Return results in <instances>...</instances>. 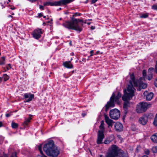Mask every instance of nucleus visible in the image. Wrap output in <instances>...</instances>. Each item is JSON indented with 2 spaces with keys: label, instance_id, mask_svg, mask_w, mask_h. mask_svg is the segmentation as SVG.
<instances>
[{
  "label": "nucleus",
  "instance_id": "nucleus-13",
  "mask_svg": "<svg viewBox=\"0 0 157 157\" xmlns=\"http://www.w3.org/2000/svg\"><path fill=\"white\" fill-rule=\"evenodd\" d=\"M115 128L117 132L121 131L123 128V126L121 123L119 122H116L114 125Z\"/></svg>",
  "mask_w": 157,
  "mask_h": 157
},
{
  "label": "nucleus",
  "instance_id": "nucleus-45",
  "mask_svg": "<svg viewBox=\"0 0 157 157\" xmlns=\"http://www.w3.org/2000/svg\"><path fill=\"white\" fill-rule=\"evenodd\" d=\"M43 16V15L42 13H39L38 14V16L39 17L42 16Z\"/></svg>",
  "mask_w": 157,
  "mask_h": 157
},
{
  "label": "nucleus",
  "instance_id": "nucleus-38",
  "mask_svg": "<svg viewBox=\"0 0 157 157\" xmlns=\"http://www.w3.org/2000/svg\"><path fill=\"white\" fill-rule=\"evenodd\" d=\"M154 85L155 86L157 87V78L156 79L154 82Z\"/></svg>",
  "mask_w": 157,
  "mask_h": 157
},
{
  "label": "nucleus",
  "instance_id": "nucleus-27",
  "mask_svg": "<svg viewBox=\"0 0 157 157\" xmlns=\"http://www.w3.org/2000/svg\"><path fill=\"white\" fill-rule=\"evenodd\" d=\"M5 58L4 57H2V59L0 60V65L4 64L5 63Z\"/></svg>",
  "mask_w": 157,
  "mask_h": 157
},
{
  "label": "nucleus",
  "instance_id": "nucleus-28",
  "mask_svg": "<svg viewBox=\"0 0 157 157\" xmlns=\"http://www.w3.org/2000/svg\"><path fill=\"white\" fill-rule=\"evenodd\" d=\"M153 123L155 126H157V113L156 115Z\"/></svg>",
  "mask_w": 157,
  "mask_h": 157
},
{
  "label": "nucleus",
  "instance_id": "nucleus-17",
  "mask_svg": "<svg viewBox=\"0 0 157 157\" xmlns=\"http://www.w3.org/2000/svg\"><path fill=\"white\" fill-rule=\"evenodd\" d=\"M105 121L106 123L109 125V126H112V121L110 119L109 117L106 115H105Z\"/></svg>",
  "mask_w": 157,
  "mask_h": 157
},
{
  "label": "nucleus",
  "instance_id": "nucleus-40",
  "mask_svg": "<svg viewBox=\"0 0 157 157\" xmlns=\"http://www.w3.org/2000/svg\"><path fill=\"white\" fill-rule=\"evenodd\" d=\"M98 0H92L91 4H94L98 1Z\"/></svg>",
  "mask_w": 157,
  "mask_h": 157
},
{
  "label": "nucleus",
  "instance_id": "nucleus-44",
  "mask_svg": "<svg viewBox=\"0 0 157 157\" xmlns=\"http://www.w3.org/2000/svg\"><path fill=\"white\" fill-rule=\"evenodd\" d=\"M11 114L10 113H7L6 114V116L7 117H8L11 116Z\"/></svg>",
  "mask_w": 157,
  "mask_h": 157
},
{
  "label": "nucleus",
  "instance_id": "nucleus-60",
  "mask_svg": "<svg viewBox=\"0 0 157 157\" xmlns=\"http://www.w3.org/2000/svg\"><path fill=\"white\" fill-rule=\"evenodd\" d=\"M62 19V18H60L59 20H61Z\"/></svg>",
  "mask_w": 157,
  "mask_h": 157
},
{
  "label": "nucleus",
  "instance_id": "nucleus-48",
  "mask_svg": "<svg viewBox=\"0 0 157 157\" xmlns=\"http://www.w3.org/2000/svg\"><path fill=\"white\" fill-rule=\"evenodd\" d=\"M82 61L83 62H86V59L85 58L82 59Z\"/></svg>",
  "mask_w": 157,
  "mask_h": 157
},
{
  "label": "nucleus",
  "instance_id": "nucleus-25",
  "mask_svg": "<svg viewBox=\"0 0 157 157\" xmlns=\"http://www.w3.org/2000/svg\"><path fill=\"white\" fill-rule=\"evenodd\" d=\"M151 150L154 153H157V146L153 147L151 148Z\"/></svg>",
  "mask_w": 157,
  "mask_h": 157
},
{
  "label": "nucleus",
  "instance_id": "nucleus-1",
  "mask_svg": "<svg viewBox=\"0 0 157 157\" xmlns=\"http://www.w3.org/2000/svg\"><path fill=\"white\" fill-rule=\"evenodd\" d=\"M131 80L129 81V84L128 85L127 90H124V94L122 96V100L124 101L123 108L124 110V113L126 114L128 112V108L129 106V103L128 101L132 98L134 95L135 88L133 86L135 87L138 86L137 80L135 79L133 74H131L130 76Z\"/></svg>",
  "mask_w": 157,
  "mask_h": 157
},
{
  "label": "nucleus",
  "instance_id": "nucleus-20",
  "mask_svg": "<svg viewBox=\"0 0 157 157\" xmlns=\"http://www.w3.org/2000/svg\"><path fill=\"white\" fill-rule=\"evenodd\" d=\"M147 85L146 83H140L139 84V88L137 89L138 90H141V88L143 89H145L147 87Z\"/></svg>",
  "mask_w": 157,
  "mask_h": 157
},
{
  "label": "nucleus",
  "instance_id": "nucleus-11",
  "mask_svg": "<svg viewBox=\"0 0 157 157\" xmlns=\"http://www.w3.org/2000/svg\"><path fill=\"white\" fill-rule=\"evenodd\" d=\"M105 137V135L104 134L102 133V132L99 133L98 132V139L97 140V143L98 144H101L102 143V141L103 139Z\"/></svg>",
  "mask_w": 157,
  "mask_h": 157
},
{
  "label": "nucleus",
  "instance_id": "nucleus-46",
  "mask_svg": "<svg viewBox=\"0 0 157 157\" xmlns=\"http://www.w3.org/2000/svg\"><path fill=\"white\" fill-rule=\"evenodd\" d=\"M8 66H9V67H7V69L8 70H9V69H10V68H11L10 64H8Z\"/></svg>",
  "mask_w": 157,
  "mask_h": 157
},
{
  "label": "nucleus",
  "instance_id": "nucleus-53",
  "mask_svg": "<svg viewBox=\"0 0 157 157\" xmlns=\"http://www.w3.org/2000/svg\"><path fill=\"white\" fill-rule=\"evenodd\" d=\"M142 157H148L147 155H144Z\"/></svg>",
  "mask_w": 157,
  "mask_h": 157
},
{
  "label": "nucleus",
  "instance_id": "nucleus-57",
  "mask_svg": "<svg viewBox=\"0 0 157 157\" xmlns=\"http://www.w3.org/2000/svg\"><path fill=\"white\" fill-rule=\"evenodd\" d=\"M99 53V51H98L96 52V54H98Z\"/></svg>",
  "mask_w": 157,
  "mask_h": 157
},
{
  "label": "nucleus",
  "instance_id": "nucleus-21",
  "mask_svg": "<svg viewBox=\"0 0 157 157\" xmlns=\"http://www.w3.org/2000/svg\"><path fill=\"white\" fill-rule=\"evenodd\" d=\"M151 139L154 143H157V133H156L152 135Z\"/></svg>",
  "mask_w": 157,
  "mask_h": 157
},
{
  "label": "nucleus",
  "instance_id": "nucleus-59",
  "mask_svg": "<svg viewBox=\"0 0 157 157\" xmlns=\"http://www.w3.org/2000/svg\"><path fill=\"white\" fill-rule=\"evenodd\" d=\"M46 16H44V17H44V18H46Z\"/></svg>",
  "mask_w": 157,
  "mask_h": 157
},
{
  "label": "nucleus",
  "instance_id": "nucleus-35",
  "mask_svg": "<svg viewBox=\"0 0 157 157\" xmlns=\"http://www.w3.org/2000/svg\"><path fill=\"white\" fill-rule=\"evenodd\" d=\"M131 129L133 131H135L136 130V127L134 125H132L131 127Z\"/></svg>",
  "mask_w": 157,
  "mask_h": 157
},
{
  "label": "nucleus",
  "instance_id": "nucleus-34",
  "mask_svg": "<svg viewBox=\"0 0 157 157\" xmlns=\"http://www.w3.org/2000/svg\"><path fill=\"white\" fill-rule=\"evenodd\" d=\"M152 8L153 10H157V5L155 4L153 5L152 6Z\"/></svg>",
  "mask_w": 157,
  "mask_h": 157
},
{
  "label": "nucleus",
  "instance_id": "nucleus-5",
  "mask_svg": "<svg viewBox=\"0 0 157 157\" xmlns=\"http://www.w3.org/2000/svg\"><path fill=\"white\" fill-rule=\"evenodd\" d=\"M117 147L113 144L109 148L105 157H117Z\"/></svg>",
  "mask_w": 157,
  "mask_h": 157
},
{
  "label": "nucleus",
  "instance_id": "nucleus-39",
  "mask_svg": "<svg viewBox=\"0 0 157 157\" xmlns=\"http://www.w3.org/2000/svg\"><path fill=\"white\" fill-rule=\"evenodd\" d=\"M31 3H33L37 1L38 0H28Z\"/></svg>",
  "mask_w": 157,
  "mask_h": 157
},
{
  "label": "nucleus",
  "instance_id": "nucleus-51",
  "mask_svg": "<svg viewBox=\"0 0 157 157\" xmlns=\"http://www.w3.org/2000/svg\"><path fill=\"white\" fill-rule=\"evenodd\" d=\"M8 17H11V18H12V17H13V16H12V15H9L8 16Z\"/></svg>",
  "mask_w": 157,
  "mask_h": 157
},
{
  "label": "nucleus",
  "instance_id": "nucleus-24",
  "mask_svg": "<svg viewBox=\"0 0 157 157\" xmlns=\"http://www.w3.org/2000/svg\"><path fill=\"white\" fill-rule=\"evenodd\" d=\"M143 77L144 80L147 78V72L145 70H144L143 71Z\"/></svg>",
  "mask_w": 157,
  "mask_h": 157
},
{
  "label": "nucleus",
  "instance_id": "nucleus-18",
  "mask_svg": "<svg viewBox=\"0 0 157 157\" xmlns=\"http://www.w3.org/2000/svg\"><path fill=\"white\" fill-rule=\"evenodd\" d=\"M104 121H102L101 122V124L99 126L100 130H98V132L99 133V132H102V133H104L105 128L104 127Z\"/></svg>",
  "mask_w": 157,
  "mask_h": 157
},
{
  "label": "nucleus",
  "instance_id": "nucleus-50",
  "mask_svg": "<svg viewBox=\"0 0 157 157\" xmlns=\"http://www.w3.org/2000/svg\"><path fill=\"white\" fill-rule=\"evenodd\" d=\"M2 122H0V127L2 126Z\"/></svg>",
  "mask_w": 157,
  "mask_h": 157
},
{
  "label": "nucleus",
  "instance_id": "nucleus-2",
  "mask_svg": "<svg viewBox=\"0 0 157 157\" xmlns=\"http://www.w3.org/2000/svg\"><path fill=\"white\" fill-rule=\"evenodd\" d=\"M43 149L46 154L49 156L56 157L59 154V151L57 147L54 145V142L52 140H49L45 144Z\"/></svg>",
  "mask_w": 157,
  "mask_h": 157
},
{
  "label": "nucleus",
  "instance_id": "nucleus-12",
  "mask_svg": "<svg viewBox=\"0 0 157 157\" xmlns=\"http://www.w3.org/2000/svg\"><path fill=\"white\" fill-rule=\"evenodd\" d=\"M148 121V118L145 116H142L140 117L139 119V122L140 124L142 125H145Z\"/></svg>",
  "mask_w": 157,
  "mask_h": 157
},
{
  "label": "nucleus",
  "instance_id": "nucleus-10",
  "mask_svg": "<svg viewBox=\"0 0 157 157\" xmlns=\"http://www.w3.org/2000/svg\"><path fill=\"white\" fill-rule=\"evenodd\" d=\"M143 94L146 96V100L147 101H150L152 98L154 94L152 92L148 93L147 91H145L144 93Z\"/></svg>",
  "mask_w": 157,
  "mask_h": 157
},
{
  "label": "nucleus",
  "instance_id": "nucleus-6",
  "mask_svg": "<svg viewBox=\"0 0 157 157\" xmlns=\"http://www.w3.org/2000/svg\"><path fill=\"white\" fill-rule=\"evenodd\" d=\"M150 105L147 103L143 102L139 103L136 107V111L138 113H141L145 111L149 107Z\"/></svg>",
  "mask_w": 157,
  "mask_h": 157
},
{
  "label": "nucleus",
  "instance_id": "nucleus-47",
  "mask_svg": "<svg viewBox=\"0 0 157 157\" xmlns=\"http://www.w3.org/2000/svg\"><path fill=\"white\" fill-rule=\"evenodd\" d=\"M91 29H95V27L94 26H92L91 27Z\"/></svg>",
  "mask_w": 157,
  "mask_h": 157
},
{
  "label": "nucleus",
  "instance_id": "nucleus-16",
  "mask_svg": "<svg viewBox=\"0 0 157 157\" xmlns=\"http://www.w3.org/2000/svg\"><path fill=\"white\" fill-rule=\"evenodd\" d=\"M117 152L118 155L117 156H118L119 157H127V153H124L123 151H118V149L117 147Z\"/></svg>",
  "mask_w": 157,
  "mask_h": 157
},
{
  "label": "nucleus",
  "instance_id": "nucleus-7",
  "mask_svg": "<svg viewBox=\"0 0 157 157\" xmlns=\"http://www.w3.org/2000/svg\"><path fill=\"white\" fill-rule=\"evenodd\" d=\"M109 115L111 118L117 120L120 116V112L118 109H114L110 111Z\"/></svg>",
  "mask_w": 157,
  "mask_h": 157
},
{
  "label": "nucleus",
  "instance_id": "nucleus-29",
  "mask_svg": "<svg viewBox=\"0 0 157 157\" xmlns=\"http://www.w3.org/2000/svg\"><path fill=\"white\" fill-rule=\"evenodd\" d=\"M11 125L12 128H16L18 127V124H17L13 122H12Z\"/></svg>",
  "mask_w": 157,
  "mask_h": 157
},
{
  "label": "nucleus",
  "instance_id": "nucleus-14",
  "mask_svg": "<svg viewBox=\"0 0 157 157\" xmlns=\"http://www.w3.org/2000/svg\"><path fill=\"white\" fill-rule=\"evenodd\" d=\"M114 136L112 135L106 139L104 141V143L105 144H109L114 139Z\"/></svg>",
  "mask_w": 157,
  "mask_h": 157
},
{
  "label": "nucleus",
  "instance_id": "nucleus-19",
  "mask_svg": "<svg viewBox=\"0 0 157 157\" xmlns=\"http://www.w3.org/2000/svg\"><path fill=\"white\" fill-rule=\"evenodd\" d=\"M63 65L65 67L67 68H71L73 67V65L71 63L70 61L64 62Z\"/></svg>",
  "mask_w": 157,
  "mask_h": 157
},
{
  "label": "nucleus",
  "instance_id": "nucleus-31",
  "mask_svg": "<svg viewBox=\"0 0 157 157\" xmlns=\"http://www.w3.org/2000/svg\"><path fill=\"white\" fill-rule=\"evenodd\" d=\"M41 148H42V145L40 144L38 146V149H39V150L40 151L41 154L42 155L43 154V152L42 151Z\"/></svg>",
  "mask_w": 157,
  "mask_h": 157
},
{
  "label": "nucleus",
  "instance_id": "nucleus-56",
  "mask_svg": "<svg viewBox=\"0 0 157 157\" xmlns=\"http://www.w3.org/2000/svg\"><path fill=\"white\" fill-rule=\"evenodd\" d=\"M11 14L12 15H14V13H11Z\"/></svg>",
  "mask_w": 157,
  "mask_h": 157
},
{
  "label": "nucleus",
  "instance_id": "nucleus-55",
  "mask_svg": "<svg viewBox=\"0 0 157 157\" xmlns=\"http://www.w3.org/2000/svg\"><path fill=\"white\" fill-rule=\"evenodd\" d=\"M99 157H102V155H100V156H99Z\"/></svg>",
  "mask_w": 157,
  "mask_h": 157
},
{
  "label": "nucleus",
  "instance_id": "nucleus-49",
  "mask_svg": "<svg viewBox=\"0 0 157 157\" xmlns=\"http://www.w3.org/2000/svg\"><path fill=\"white\" fill-rule=\"evenodd\" d=\"M140 146H138L136 148V150L137 151H138V150H139L140 149Z\"/></svg>",
  "mask_w": 157,
  "mask_h": 157
},
{
  "label": "nucleus",
  "instance_id": "nucleus-8",
  "mask_svg": "<svg viewBox=\"0 0 157 157\" xmlns=\"http://www.w3.org/2000/svg\"><path fill=\"white\" fill-rule=\"evenodd\" d=\"M42 32L40 29H38L35 30L33 33V37L36 39H39L41 36Z\"/></svg>",
  "mask_w": 157,
  "mask_h": 157
},
{
  "label": "nucleus",
  "instance_id": "nucleus-33",
  "mask_svg": "<svg viewBox=\"0 0 157 157\" xmlns=\"http://www.w3.org/2000/svg\"><path fill=\"white\" fill-rule=\"evenodd\" d=\"M150 151L148 149H145L144 150V152L146 155H149L150 153Z\"/></svg>",
  "mask_w": 157,
  "mask_h": 157
},
{
  "label": "nucleus",
  "instance_id": "nucleus-41",
  "mask_svg": "<svg viewBox=\"0 0 157 157\" xmlns=\"http://www.w3.org/2000/svg\"><path fill=\"white\" fill-rule=\"evenodd\" d=\"M78 15H80V13H75L74 15H73V16H76Z\"/></svg>",
  "mask_w": 157,
  "mask_h": 157
},
{
  "label": "nucleus",
  "instance_id": "nucleus-9",
  "mask_svg": "<svg viewBox=\"0 0 157 157\" xmlns=\"http://www.w3.org/2000/svg\"><path fill=\"white\" fill-rule=\"evenodd\" d=\"M24 98L26 100L25 101L28 102L31 101L34 98V95L31 93H25L24 95Z\"/></svg>",
  "mask_w": 157,
  "mask_h": 157
},
{
  "label": "nucleus",
  "instance_id": "nucleus-54",
  "mask_svg": "<svg viewBox=\"0 0 157 157\" xmlns=\"http://www.w3.org/2000/svg\"><path fill=\"white\" fill-rule=\"evenodd\" d=\"M11 9H12V10H14V9H15V8H14V7H13V8H11Z\"/></svg>",
  "mask_w": 157,
  "mask_h": 157
},
{
  "label": "nucleus",
  "instance_id": "nucleus-58",
  "mask_svg": "<svg viewBox=\"0 0 157 157\" xmlns=\"http://www.w3.org/2000/svg\"><path fill=\"white\" fill-rule=\"evenodd\" d=\"M87 24L88 25H90V23L88 22L87 23Z\"/></svg>",
  "mask_w": 157,
  "mask_h": 157
},
{
  "label": "nucleus",
  "instance_id": "nucleus-3",
  "mask_svg": "<svg viewBox=\"0 0 157 157\" xmlns=\"http://www.w3.org/2000/svg\"><path fill=\"white\" fill-rule=\"evenodd\" d=\"M81 21L79 19L73 18L71 21L66 22L63 25L69 29L75 30L80 32L82 30V28L80 26L79 22Z\"/></svg>",
  "mask_w": 157,
  "mask_h": 157
},
{
  "label": "nucleus",
  "instance_id": "nucleus-52",
  "mask_svg": "<svg viewBox=\"0 0 157 157\" xmlns=\"http://www.w3.org/2000/svg\"><path fill=\"white\" fill-rule=\"evenodd\" d=\"M3 78V77H0V81H2V80Z\"/></svg>",
  "mask_w": 157,
  "mask_h": 157
},
{
  "label": "nucleus",
  "instance_id": "nucleus-42",
  "mask_svg": "<svg viewBox=\"0 0 157 157\" xmlns=\"http://www.w3.org/2000/svg\"><path fill=\"white\" fill-rule=\"evenodd\" d=\"M155 71L157 74V61H156V64L155 66Z\"/></svg>",
  "mask_w": 157,
  "mask_h": 157
},
{
  "label": "nucleus",
  "instance_id": "nucleus-37",
  "mask_svg": "<svg viewBox=\"0 0 157 157\" xmlns=\"http://www.w3.org/2000/svg\"><path fill=\"white\" fill-rule=\"evenodd\" d=\"M94 53V52L93 50H91L90 51V56L88 57L89 58L90 56H92L93 55V53Z\"/></svg>",
  "mask_w": 157,
  "mask_h": 157
},
{
  "label": "nucleus",
  "instance_id": "nucleus-30",
  "mask_svg": "<svg viewBox=\"0 0 157 157\" xmlns=\"http://www.w3.org/2000/svg\"><path fill=\"white\" fill-rule=\"evenodd\" d=\"M148 13H145L142 14L141 15H140V18H146L148 17Z\"/></svg>",
  "mask_w": 157,
  "mask_h": 157
},
{
  "label": "nucleus",
  "instance_id": "nucleus-43",
  "mask_svg": "<svg viewBox=\"0 0 157 157\" xmlns=\"http://www.w3.org/2000/svg\"><path fill=\"white\" fill-rule=\"evenodd\" d=\"M39 8H40V9H42V10H44V6H43L40 5L39 6Z\"/></svg>",
  "mask_w": 157,
  "mask_h": 157
},
{
  "label": "nucleus",
  "instance_id": "nucleus-23",
  "mask_svg": "<svg viewBox=\"0 0 157 157\" xmlns=\"http://www.w3.org/2000/svg\"><path fill=\"white\" fill-rule=\"evenodd\" d=\"M3 78L4 81H6L8 80L9 78V76L6 74L3 75Z\"/></svg>",
  "mask_w": 157,
  "mask_h": 157
},
{
  "label": "nucleus",
  "instance_id": "nucleus-26",
  "mask_svg": "<svg viewBox=\"0 0 157 157\" xmlns=\"http://www.w3.org/2000/svg\"><path fill=\"white\" fill-rule=\"evenodd\" d=\"M31 118L29 117L24 122V124L25 125H27L28 123L30 122V120L31 119Z\"/></svg>",
  "mask_w": 157,
  "mask_h": 157
},
{
  "label": "nucleus",
  "instance_id": "nucleus-4",
  "mask_svg": "<svg viewBox=\"0 0 157 157\" xmlns=\"http://www.w3.org/2000/svg\"><path fill=\"white\" fill-rule=\"evenodd\" d=\"M121 94L119 92H118L117 95L116 96L114 93H113L110 98V101L108 102L105 106V110L107 111L110 107H114L115 106L114 102L119 104V99L121 98Z\"/></svg>",
  "mask_w": 157,
  "mask_h": 157
},
{
  "label": "nucleus",
  "instance_id": "nucleus-22",
  "mask_svg": "<svg viewBox=\"0 0 157 157\" xmlns=\"http://www.w3.org/2000/svg\"><path fill=\"white\" fill-rule=\"evenodd\" d=\"M153 76L152 72L148 73L147 79L149 80H151Z\"/></svg>",
  "mask_w": 157,
  "mask_h": 157
},
{
  "label": "nucleus",
  "instance_id": "nucleus-15",
  "mask_svg": "<svg viewBox=\"0 0 157 157\" xmlns=\"http://www.w3.org/2000/svg\"><path fill=\"white\" fill-rule=\"evenodd\" d=\"M44 6H58L57 2H47L44 3Z\"/></svg>",
  "mask_w": 157,
  "mask_h": 157
},
{
  "label": "nucleus",
  "instance_id": "nucleus-36",
  "mask_svg": "<svg viewBox=\"0 0 157 157\" xmlns=\"http://www.w3.org/2000/svg\"><path fill=\"white\" fill-rule=\"evenodd\" d=\"M154 68H150L148 69V73H150V72H152L153 71Z\"/></svg>",
  "mask_w": 157,
  "mask_h": 157
},
{
  "label": "nucleus",
  "instance_id": "nucleus-32",
  "mask_svg": "<svg viewBox=\"0 0 157 157\" xmlns=\"http://www.w3.org/2000/svg\"><path fill=\"white\" fill-rule=\"evenodd\" d=\"M4 157H8V156L6 155H4ZM11 157H17L16 155V154L15 153H13Z\"/></svg>",
  "mask_w": 157,
  "mask_h": 157
}]
</instances>
